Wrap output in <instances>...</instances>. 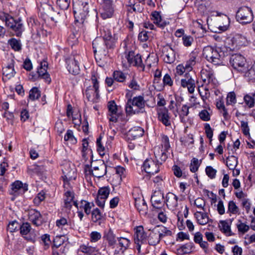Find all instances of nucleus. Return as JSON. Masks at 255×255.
I'll use <instances>...</instances> for the list:
<instances>
[{"label": "nucleus", "mask_w": 255, "mask_h": 255, "mask_svg": "<svg viewBox=\"0 0 255 255\" xmlns=\"http://www.w3.org/2000/svg\"><path fill=\"white\" fill-rule=\"evenodd\" d=\"M118 240L119 241V243L120 246L124 248V250H127L130 244V241L125 238L120 237L118 238Z\"/></svg>", "instance_id": "obj_52"}, {"label": "nucleus", "mask_w": 255, "mask_h": 255, "mask_svg": "<svg viewBox=\"0 0 255 255\" xmlns=\"http://www.w3.org/2000/svg\"><path fill=\"white\" fill-rule=\"evenodd\" d=\"M181 86L183 88H187L190 94L194 93L195 87L194 79L189 73H186L185 78L181 80Z\"/></svg>", "instance_id": "obj_18"}, {"label": "nucleus", "mask_w": 255, "mask_h": 255, "mask_svg": "<svg viewBox=\"0 0 255 255\" xmlns=\"http://www.w3.org/2000/svg\"><path fill=\"white\" fill-rule=\"evenodd\" d=\"M154 154L157 160L160 159L161 161H165L167 158L165 151L160 146H157L154 148Z\"/></svg>", "instance_id": "obj_33"}, {"label": "nucleus", "mask_w": 255, "mask_h": 255, "mask_svg": "<svg viewBox=\"0 0 255 255\" xmlns=\"http://www.w3.org/2000/svg\"><path fill=\"white\" fill-rule=\"evenodd\" d=\"M192 244H185L181 246L178 251L183 254H187L192 252Z\"/></svg>", "instance_id": "obj_54"}, {"label": "nucleus", "mask_w": 255, "mask_h": 255, "mask_svg": "<svg viewBox=\"0 0 255 255\" xmlns=\"http://www.w3.org/2000/svg\"><path fill=\"white\" fill-rule=\"evenodd\" d=\"M202 161L199 160L197 158H193L191 161L190 170L192 172H195L198 170L201 163Z\"/></svg>", "instance_id": "obj_43"}, {"label": "nucleus", "mask_w": 255, "mask_h": 255, "mask_svg": "<svg viewBox=\"0 0 255 255\" xmlns=\"http://www.w3.org/2000/svg\"><path fill=\"white\" fill-rule=\"evenodd\" d=\"M20 233L22 235H27L31 230V226L28 223L22 224L20 227Z\"/></svg>", "instance_id": "obj_57"}, {"label": "nucleus", "mask_w": 255, "mask_h": 255, "mask_svg": "<svg viewBox=\"0 0 255 255\" xmlns=\"http://www.w3.org/2000/svg\"><path fill=\"white\" fill-rule=\"evenodd\" d=\"M143 129L139 127H135L131 128L128 132V136L131 139H135L143 135Z\"/></svg>", "instance_id": "obj_30"}, {"label": "nucleus", "mask_w": 255, "mask_h": 255, "mask_svg": "<svg viewBox=\"0 0 255 255\" xmlns=\"http://www.w3.org/2000/svg\"><path fill=\"white\" fill-rule=\"evenodd\" d=\"M100 30L104 43L102 42L100 38H96L93 42V48L95 53L98 52L105 56L108 53L106 47L107 49H113L116 46L118 37L115 34L113 36L110 30L106 27L101 28Z\"/></svg>", "instance_id": "obj_1"}, {"label": "nucleus", "mask_w": 255, "mask_h": 255, "mask_svg": "<svg viewBox=\"0 0 255 255\" xmlns=\"http://www.w3.org/2000/svg\"><path fill=\"white\" fill-rule=\"evenodd\" d=\"M145 107V101L142 96L135 97L132 100H128L126 107V113L128 115L137 114L140 110Z\"/></svg>", "instance_id": "obj_6"}, {"label": "nucleus", "mask_w": 255, "mask_h": 255, "mask_svg": "<svg viewBox=\"0 0 255 255\" xmlns=\"http://www.w3.org/2000/svg\"><path fill=\"white\" fill-rule=\"evenodd\" d=\"M236 96L234 92L228 94L226 98V104L228 105H234L236 103Z\"/></svg>", "instance_id": "obj_44"}, {"label": "nucleus", "mask_w": 255, "mask_h": 255, "mask_svg": "<svg viewBox=\"0 0 255 255\" xmlns=\"http://www.w3.org/2000/svg\"><path fill=\"white\" fill-rule=\"evenodd\" d=\"M227 212L235 215H239L240 214L239 208L233 201H230L229 202Z\"/></svg>", "instance_id": "obj_39"}, {"label": "nucleus", "mask_w": 255, "mask_h": 255, "mask_svg": "<svg viewBox=\"0 0 255 255\" xmlns=\"http://www.w3.org/2000/svg\"><path fill=\"white\" fill-rule=\"evenodd\" d=\"M236 227L239 233L243 234L247 233L250 229V227L246 224L243 223L240 220L238 221Z\"/></svg>", "instance_id": "obj_41"}, {"label": "nucleus", "mask_w": 255, "mask_h": 255, "mask_svg": "<svg viewBox=\"0 0 255 255\" xmlns=\"http://www.w3.org/2000/svg\"><path fill=\"white\" fill-rule=\"evenodd\" d=\"M71 0H57V4L59 7L63 10L67 9L69 7Z\"/></svg>", "instance_id": "obj_50"}, {"label": "nucleus", "mask_w": 255, "mask_h": 255, "mask_svg": "<svg viewBox=\"0 0 255 255\" xmlns=\"http://www.w3.org/2000/svg\"><path fill=\"white\" fill-rule=\"evenodd\" d=\"M124 55L122 56V60L123 66L125 67L131 66L135 56L134 52L129 51L128 53H125Z\"/></svg>", "instance_id": "obj_31"}, {"label": "nucleus", "mask_w": 255, "mask_h": 255, "mask_svg": "<svg viewBox=\"0 0 255 255\" xmlns=\"http://www.w3.org/2000/svg\"><path fill=\"white\" fill-rule=\"evenodd\" d=\"M200 118L203 121L207 122L210 121L211 115L209 112L206 110H203L199 113Z\"/></svg>", "instance_id": "obj_53"}, {"label": "nucleus", "mask_w": 255, "mask_h": 255, "mask_svg": "<svg viewBox=\"0 0 255 255\" xmlns=\"http://www.w3.org/2000/svg\"><path fill=\"white\" fill-rule=\"evenodd\" d=\"M201 77L204 83L207 85L202 86L198 89L202 100L205 101L210 96L209 89L216 86L218 82L214 77V72L209 68H204L201 70Z\"/></svg>", "instance_id": "obj_2"}, {"label": "nucleus", "mask_w": 255, "mask_h": 255, "mask_svg": "<svg viewBox=\"0 0 255 255\" xmlns=\"http://www.w3.org/2000/svg\"><path fill=\"white\" fill-rule=\"evenodd\" d=\"M232 67L241 72H245L248 69V64L245 58L242 55L236 54L233 55L230 60Z\"/></svg>", "instance_id": "obj_9"}, {"label": "nucleus", "mask_w": 255, "mask_h": 255, "mask_svg": "<svg viewBox=\"0 0 255 255\" xmlns=\"http://www.w3.org/2000/svg\"><path fill=\"white\" fill-rule=\"evenodd\" d=\"M131 65L143 68L144 65L142 63L141 57L140 55L137 54L135 55Z\"/></svg>", "instance_id": "obj_59"}, {"label": "nucleus", "mask_w": 255, "mask_h": 255, "mask_svg": "<svg viewBox=\"0 0 255 255\" xmlns=\"http://www.w3.org/2000/svg\"><path fill=\"white\" fill-rule=\"evenodd\" d=\"M64 236H56L55 237L53 241L54 247L55 248V249H58L64 243Z\"/></svg>", "instance_id": "obj_55"}, {"label": "nucleus", "mask_w": 255, "mask_h": 255, "mask_svg": "<svg viewBox=\"0 0 255 255\" xmlns=\"http://www.w3.org/2000/svg\"><path fill=\"white\" fill-rule=\"evenodd\" d=\"M23 186V184L19 181H16L11 184V190L13 192H16Z\"/></svg>", "instance_id": "obj_64"}, {"label": "nucleus", "mask_w": 255, "mask_h": 255, "mask_svg": "<svg viewBox=\"0 0 255 255\" xmlns=\"http://www.w3.org/2000/svg\"><path fill=\"white\" fill-rule=\"evenodd\" d=\"M203 56L208 61L215 65H221L224 63V52L220 48L207 46L203 50Z\"/></svg>", "instance_id": "obj_4"}, {"label": "nucleus", "mask_w": 255, "mask_h": 255, "mask_svg": "<svg viewBox=\"0 0 255 255\" xmlns=\"http://www.w3.org/2000/svg\"><path fill=\"white\" fill-rule=\"evenodd\" d=\"M110 189L108 187H104L100 188L99 190L98 195L100 196L103 197L106 199H107L109 195Z\"/></svg>", "instance_id": "obj_56"}, {"label": "nucleus", "mask_w": 255, "mask_h": 255, "mask_svg": "<svg viewBox=\"0 0 255 255\" xmlns=\"http://www.w3.org/2000/svg\"><path fill=\"white\" fill-rule=\"evenodd\" d=\"M238 164V158L235 156H230L226 159V165L230 169L236 168Z\"/></svg>", "instance_id": "obj_38"}, {"label": "nucleus", "mask_w": 255, "mask_h": 255, "mask_svg": "<svg viewBox=\"0 0 255 255\" xmlns=\"http://www.w3.org/2000/svg\"><path fill=\"white\" fill-rule=\"evenodd\" d=\"M73 11L75 21L83 23L89 13V4L87 2L79 1L73 4Z\"/></svg>", "instance_id": "obj_5"}, {"label": "nucleus", "mask_w": 255, "mask_h": 255, "mask_svg": "<svg viewBox=\"0 0 255 255\" xmlns=\"http://www.w3.org/2000/svg\"><path fill=\"white\" fill-rule=\"evenodd\" d=\"M163 60L169 64L173 63L175 60V51L169 46L164 47L163 49Z\"/></svg>", "instance_id": "obj_20"}, {"label": "nucleus", "mask_w": 255, "mask_h": 255, "mask_svg": "<svg viewBox=\"0 0 255 255\" xmlns=\"http://www.w3.org/2000/svg\"><path fill=\"white\" fill-rule=\"evenodd\" d=\"M189 107L186 105H184L182 106L180 110H176V112L173 111V113L175 117H177V113L178 114L181 122L185 124L187 121V116L189 113Z\"/></svg>", "instance_id": "obj_23"}, {"label": "nucleus", "mask_w": 255, "mask_h": 255, "mask_svg": "<svg viewBox=\"0 0 255 255\" xmlns=\"http://www.w3.org/2000/svg\"><path fill=\"white\" fill-rule=\"evenodd\" d=\"M47 64L44 62L41 63L40 67L38 69L37 73L40 77L44 79L46 82L50 83L51 78L49 74L47 72Z\"/></svg>", "instance_id": "obj_28"}, {"label": "nucleus", "mask_w": 255, "mask_h": 255, "mask_svg": "<svg viewBox=\"0 0 255 255\" xmlns=\"http://www.w3.org/2000/svg\"><path fill=\"white\" fill-rule=\"evenodd\" d=\"M158 61V57L156 55H148L145 60V64L149 68L152 66H156Z\"/></svg>", "instance_id": "obj_40"}, {"label": "nucleus", "mask_w": 255, "mask_h": 255, "mask_svg": "<svg viewBox=\"0 0 255 255\" xmlns=\"http://www.w3.org/2000/svg\"><path fill=\"white\" fill-rule=\"evenodd\" d=\"M102 235L97 231H93L90 234V241L92 243H96L101 239Z\"/></svg>", "instance_id": "obj_49"}, {"label": "nucleus", "mask_w": 255, "mask_h": 255, "mask_svg": "<svg viewBox=\"0 0 255 255\" xmlns=\"http://www.w3.org/2000/svg\"><path fill=\"white\" fill-rule=\"evenodd\" d=\"M151 16V20L157 26L160 27H164L165 26L166 23L162 20L159 12L154 11L152 13Z\"/></svg>", "instance_id": "obj_34"}, {"label": "nucleus", "mask_w": 255, "mask_h": 255, "mask_svg": "<svg viewBox=\"0 0 255 255\" xmlns=\"http://www.w3.org/2000/svg\"><path fill=\"white\" fill-rule=\"evenodd\" d=\"M165 202L168 209L174 210L178 205V197L174 194L169 192L166 194Z\"/></svg>", "instance_id": "obj_21"}, {"label": "nucleus", "mask_w": 255, "mask_h": 255, "mask_svg": "<svg viewBox=\"0 0 255 255\" xmlns=\"http://www.w3.org/2000/svg\"><path fill=\"white\" fill-rule=\"evenodd\" d=\"M40 96V92L37 88L34 87L29 91V98L32 101L38 99Z\"/></svg>", "instance_id": "obj_45"}, {"label": "nucleus", "mask_w": 255, "mask_h": 255, "mask_svg": "<svg viewBox=\"0 0 255 255\" xmlns=\"http://www.w3.org/2000/svg\"><path fill=\"white\" fill-rule=\"evenodd\" d=\"M194 215L199 224L204 225L208 223L209 218L207 213L197 211Z\"/></svg>", "instance_id": "obj_35"}, {"label": "nucleus", "mask_w": 255, "mask_h": 255, "mask_svg": "<svg viewBox=\"0 0 255 255\" xmlns=\"http://www.w3.org/2000/svg\"><path fill=\"white\" fill-rule=\"evenodd\" d=\"M205 171L206 174L210 178L213 179L215 177L217 170L212 167L210 166H207L205 169Z\"/></svg>", "instance_id": "obj_58"}, {"label": "nucleus", "mask_w": 255, "mask_h": 255, "mask_svg": "<svg viewBox=\"0 0 255 255\" xmlns=\"http://www.w3.org/2000/svg\"><path fill=\"white\" fill-rule=\"evenodd\" d=\"M96 142L98 151L101 156H103L105 154V149L101 143V138L99 137L98 138H97Z\"/></svg>", "instance_id": "obj_60"}, {"label": "nucleus", "mask_w": 255, "mask_h": 255, "mask_svg": "<svg viewBox=\"0 0 255 255\" xmlns=\"http://www.w3.org/2000/svg\"><path fill=\"white\" fill-rule=\"evenodd\" d=\"M149 231L147 240L150 246H156L164 237L172 235L170 230L162 225L156 226L152 229H149Z\"/></svg>", "instance_id": "obj_3"}, {"label": "nucleus", "mask_w": 255, "mask_h": 255, "mask_svg": "<svg viewBox=\"0 0 255 255\" xmlns=\"http://www.w3.org/2000/svg\"><path fill=\"white\" fill-rule=\"evenodd\" d=\"M107 172V166L103 160H99L93 164V175L97 178L104 176Z\"/></svg>", "instance_id": "obj_16"}, {"label": "nucleus", "mask_w": 255, "mask_h": 255, "mask_svg": "<svg viewBox=\"0 0 255 255\" xmlns=\"http://www.w3.org/2000/svg\"><path fill=\"white\" fill-rule=\"evenodd\" d=\"M113 76L114 79L116 81L120 82H123L126 78L125 74L119 71H115Z\"/></svg>", "instance_id": "obj_47"}, {"label": "nucleus", "mask_w": 255, "mask_h": 255, "mask_svg": "<svg viewBox=\"0 0 255 255\" xmlns=\"http://www.w3.org/2000/svg\"><path fill=\"white\" fill-rule=\"evenodd\" d=\"M182 40L183 42V44L185 46L187 47L191 46L193 41V37L190 36H183Z\"/></svg>", "instance_id": "obj_63"}, {"label": "nucleus", "mask_w": 255, "mask_h": 255, "mask_svg": "<svg viewBox=\"0 0 255 255\" xmlns=\"http://www.w3.org/2000/svg\"><path fill=\"white\" fill-rule=\"evenodd\" d=\"M143 167L146 173L154 174L159 171V163L158 161L147 159L143 163Z\"/></svg>", "instance_id": "obj_14"}, {"label": "nucleus", "mask_w": 255, "mask_h": 255, "mask_svg": "<svg viewBox=\"0 0 255 255\" xmlns=\"http://www.w3.org/2000/svg\"><path fill=\"white\" fill-rule=\"evenodd\" d=\"M135 206L139 213L143 215H146L147 213V206L143 198H138L135 199Z\"/></svg>", "instance_id": "obj_24"}, {"label": "nucleus", "mask_w": 255, "mask_h": 255, "mask_svg": "<svg viewBox=\"0 0 255 255\" xmlns=\"http://www.w3.org/2000/svg\"><path fill=\"white\" fill-rule=\"evenodd\" d=\"M102 215L100 210L96 208L92 213V219L93 222H97L101 220Z\"/></svg>", "instance_id": "obj_48"}, {"label": "nucleus", "mask_w": 255, "mask_h": 255, "mask_svg": "<svg viewBox=\"0 0 255 255\" xmlns=\"http://www.w3.org/2000/svg\"><path fill=\"white\" fill-rule=\"evenodd\" d=\"M232 220L230 222L227 220H221L219 222V227L220 231L227 236H231L234 235L231 229Z\"/></svg>", "instance_id": "obj_22"}, {"label": "nucleus", "mask_w": 255, "mask_h": 255, "mask_svg": "<svg viewBox=\"0 0 255 255\" xmlns=\"http://www.w3.org/2000/svg\"><path fill=\"white\" fill-rule=\"evenodd\" d=\"M96 251V248L86 245L80 246L78 250V253L81 252L85 255H100L98 254H95Z\"/></svg>", "instance_id": "obj_32"}, {"label": "nucleus", "mask_w": 255, "mask_h": 255, "mask_svg": "<svg viewBox=\"0 0 255 255\" xmlns=\"http://www.w3.org/2000/svg\"><path fill=\"white\" fill-rule=\"evenodd\" d=\"M135 230L134 240L135 244L137 245V249L139 251L141 245L146 242L147 236L141 226L137 227Z\"/></svg>", "instance_id": "obj_13"}, {"label": "nucleus", "mask_w": 255, "mask_h": 255, "mask_svg": "<svg viewBox=\"0 0 255 255\" xmlns=\"http://www.w3.org/2000/svg\"><path fill=\"white\" fill-rule=\"evenodd\" d=\"M114 12L112 1L105 0L101 3L100 12L103 19L109 18L112 17Z\"/></svg>", "instance_id": "obj_12"}, {"label": "nucleus", "mask_w": 255, "mask_h": 255, "mask_svg": "<svg viewBox=\"0 0 255 255\" xmlns=\"http://www.w3.org/2000/svg\"><path fill=\"white\" fill-rule=\"evenodd\" d=\"M81 57L79 55H73L66 60L67 68L70 73L78 74L80 71L79 61Z\"/></svg>", "instance_id": "obj_11"}, {"label": "nucleus", "mask_w": 255, "mask_h": 255, "mask_svg": "<svg viewBox=\"0 0 255 255\" xmlns=\"http://www.w3.org/2000/svg\"><path fill=\"white\" fill-rule=\"evenodd\" d=\"M161 148L163 149L165 152L168 150L170 148L169 138L167 136L163 135L162 137Z\"/></svg>", "instance_id": "obj_51"}, {"label": "nucleus", "mask_w": 255, "mask_h": 255, "mask_svg": "<svg viewBox=\"0 0 255 255\" xmlns=\"http://www.w3.org/2000/svg\"><path fill=\"white\" fill-rule=\"evenodd\" d=\"M74 193L71 191H67L64 194V207L70 210L74 205L77 209H79L77 201L74 200Z\"/></svg>", "instance_id": "obj_19"}, {"label": "nucleus", "mask_w": 255, "mask_h": 255, "mask_svg": "<svg viewBox=\"0 0 255 255\" xmlns=\"http://www.w3.org/2000/svg\"><path fill=\"white\" fill-rule=\"evenodd\" d=\"M163 83L164 85L171 87L173 85V82L170 76L168 74H166L163 77Z\"/></svg>", "instance_id": "obj_62"}, {"label": "nucleus", "mask_w": 255, "mask_h": 255, "mask_svg": "<svg viewBox=\"0 0 255 255\" xmlns=\"http://www.w3.org/2000/svg\"><path fill=\"white\" fill-rule=\"evenodd\" d=\"M104 238L108 242L109 247L114 248L116 244V235L111 229L105 232Z\"/></svg>", "instance_id": "obj_29"}, {"label": "nucleus", "mask_w": 255, "mask_h": 255, "mask_svg": "<svg viewBox=\"0 0 255 255\" xmlns=\"http://www.w3.org/2000/svg\"><path fill=\"white\" fill-rule=\"evenodd\" d=\"M28 217L29 220L35 225L38 226L41 224V216L39 212L31 209L28 212Z\"/></svg>", "instance_id": "obj_25"}, {"label": "nucleus", "mask_w": 255, "mask_h": 255, "mask_svg": "<svg viewBox=\"0 0 255 255\" xmlns=\"http://www.w3.org/2000/svg\"><path fill=\"white\" fill-rule=\"evenodd\" d=\"M64 140L68 141L71 143H75L77 142L76 138L74 137L72 130L70 129L67 130L64 136Z\"/></svg>", "instance_id": "obj_46"}, {"label": "nucleus", "mask_w": 255, "mask_h": 255, "mask_svg": "<svg viewBox=\"0 0 255 255\" xmlns=\"http://www.w3.org/2000/svg\"><path fill=\"white\" fill-rule=\"evenodd\" d=\"M2 73L3 75L2 78L3 81H6L13 77L15 73L14 70L13 64L11 63L5 67H3L2 68Z\"/></svg>", "instance_id": "obj_26"}, {"label": "nucleus", "mask_w": 255, "mask_h": 255, "mask_svg": "<svg viewBox=\"0 0 255 255\" xmlns=\"http://www.w3.org/2000/svg\"><path fill=\"white\" fill-rule=\"evenodd\" d=\"M236 18L241 23L247 24L251 23L254 18L251 8L248 6L240 7L237 12Z\"/></svg>", "instance_id": "obj_8"}, {"label": "nucleus", "mask_w": 255, "mask_h": 255, "mask_svg": "<svg viewBox=\"0 0 255 255\" xmlns=\"http://www.w3.org/2000/svg\"><path fill=\"white\" fill-rule=\"evenodd\" d=\"M151 202L153 208L161 209L164 203L163 193L160 190L155 191L151 196Z\"/></svg>", "instance_id": "obj_15"}, {"label": "nucleus", "mask_w": 255, "mask_h": 255, "mask_svg": "<svg viewBox=\"0 0 255 255\" xmlns=\"http://www.w3.org/2000/svg\"><path fill=\"white\" fill-rule=\"evenodd\" d=\"M244 100L246 105L250 108H253L255 105V96L254 93H250L244 96Z\"/></svg>", "instance_id": "obj_37"}, {"label": "nucleus", "mask_w": 255, "mask_h": 255, "mask_svg": "<svg viewBox=\"0 0 255 255\" xmlns=\"http://www.w3.org/2000/svg\"><path fill=\"white\" fill-rule=\"evenodd\" d=\"M56 226L65 234L67 231L68 228L74 229L75 226H72L71 223H69L65 218H61L57 220L56 222Z\"/></svg>", "instance_id": "obj_27"}, {"label": "nucleus", "mask_w": 255, "mask_h": 255, "mask_svg": "<svg viewBox=\"0 0 255 255\" xmlns=\"http://www.w3.org/2000/svg\"><path fill=\"white\" fill-rule=\"evenodd\" d=\"M4 17L5 25L14 31L17 36H20L23 31V24L21 19H15L9 15H5Z\"/></svg>", "instance_id": "obj_10"}, {"label": "nucleus", "mask_w": 255, "mask_h": 255, "mask_svg": "<svg viewBox=\"0 0 255 255\" xmlns=\"http://www.w3.org/2000/svg\"><path fill=\"white\" fill-rule=\"evenodd\" d=\"M91 80L93 86L87 88L85 92V95L89 101L93 103L97 102L100 97L99 94V84L95 73L92 74Z\"/></svg>", "instance_id": "obj_7"}, {"label": "nucleus", "mask_w": 255, "mask_h": 255, "mask_svg": "<svg viewBox=\"0 0 255 255\" xmlns=\"http://www.w3.org/2000/svg\"><path fill=\"white\" fill-rule=\"evenodd\" d=\"M108 109L109 112L112 114L114 115L117 113V107L115 102L114 101H110L108 103Z\"/></svg>", "instance_id": "obj_61"}, {"label": "nucleus", "mask_w": 255, "mask_h": 255, "mask_svg": "<svg viewBox=\"0 0 255 255\" xmlns=\"http://www.w3.org/2000/svg\"><path fill=\"white\" fill-rule=\"evenodd\" d=\"M8 43L11 48L14 51H19L21 49V44L20 41L15 38H11L8 40Z\"/></svg>", "instance_id": "obj_42"}, {"label": "nucleus", "mask_w": 255, "mask_h": 255, "mask_svg": "<svg viewBox=\"0 0 255 255\" xmlns=\"http://www.w3.org/2000/svg\"><path fill=\"white\" fill-rule=\"evenodd\" d=\"M157 113L158 120L165 126L170 127V116L168 110L166 108L157 109Z\"/></svg>", "instance_id": "obj_17"}, {"label": "nucleus", "mask_w": 255, "mask_h": 255, "mask_svg": "<svg viewBox=\"0 0 255 255\" xmlns=\"http://www.w3.org/2000/svg\"><path fill=\"white\" fill-rule=\"evenodd\" d=\"M195 53H192L190 55L189 59L184 64V67L187 70V72H191L193 69V67L196 64V57Z\"/></svg>", "instance_id": "obj_36"}]
</instances>
